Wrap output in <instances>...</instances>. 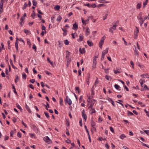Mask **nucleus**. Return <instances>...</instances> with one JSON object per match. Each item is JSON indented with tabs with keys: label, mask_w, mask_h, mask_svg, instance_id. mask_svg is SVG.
I'll list each match as a JSON object with an SVG mask.
<instances>
[{
	"label": "nucleus",
	"mask_w": 149,
	"mask_h": 149,
	"mask_svg": "<svg viewBox=\"0 0 149 149\" xmlns=\"http://www.w3.org/2000/svg\"><path fill=\"white\" fill-rule=\"evenodd\" d=\"M119 22V21L117 20L116 23L114 24L113 26L110 28L109 31L112 34L113 33V30H115L116 29V27L118 24Z\"/></svg>",
	"instance_id": "1"
},
{
	"label": "nucleus",
	"mask_w": 149,
	"mask_h": 149,
	"mask_svg": "<svg viewBox=\"0 0 149 149\" xmlns=\"http://www.w3.org/2000/svg\"><path fill=\"white\" fill-rule=\"evenodd\" d=\"M43 140L45 141L49 144H50L52 143V140L50 139L48 136H46L44 137L43 138Z\"/></svg>",
	"instance_id": "2"
},
{
	"label": "nucleus",
	"mask_w": 149,
	"mask_h": 149,
	"mask_svg": "<svg viewBox=\"0 0 149 149\" xmlns=\"http://www.w3.org/2000/svg\"><path fill=\"white\" fill-rule=\"evenodd\" d=\"M108 48H107L105 50L103 51L102 53V56L101 58V60H102L104 59V57L106 54L108 53Z\"/></svg>",
	"instance_id": "3"
},
{
	"label": "nucleus",
	"mask_w": 149,
	"mask_h": 149,
	"mask_svg": "<svg viewBox=\"0 0 149 149\" xmlns=\"http://www.w3.org/2000/svg\"><path fill=\"white\" fill-rule=\"evenodd\" d=\"M105 38V36H104L102 37V38L101 40L99 42V46L100 48H102V46L104 41Z\"/></svg>",
	"instance_id": "4"
},
{
	"label": "nucleus",
	"mask_w": 149,
	"mask_h": 149,
	"mask_svg": "<svg viewBox=\"0 0 149 149\" xmlns=\"http://www.w3.org/2000/svg\"><path fill=\"white\" fill-rule=\"evenodd\" d=\"M65 103L66 102L69 105H71L72 104V102L71 100L68 97V96H66V98L64 100Z\"/></svg>",
	"instance_id": "5"
},
{
	"label": "nucleus",
	"mask_w": 149,
	"mask_h": 149,
	"mask_svg": "<svg viewBox=\"0 0 149 149\" xmlns=\"http://www.w3.org/2000/svg\"><path fill=\"white\" fill-rule=\"evenodd\" d=\"M136 30H135L134 31V38L135 39L136 38L139 31V29H138L137 27L136 26Z\"/></svg>",
	"instance_id": "6"
},
{
	"label": "nucleus",
	"mask_w": 149,
	"mask_h": 149,
	"mask_svg": "<svg viewBox=\"0 0 149 149\" xmlns=\"http://www.w3.org/2000/svg\"><path fill=\"white\" fill-rule=\"evenodd\" d=\"M82 116L83 118L85 121H86L87 118V116L85 113V111L84 110H83L81 111Z\"/></svg>",
	"instance_id": "7"
},
{
	"label": "nucleus",
	"mask_w": 149,
	"mask_h": 149,
	"mask_svg": "<svg viewBox=\"0 0 149 149\" xmlns=\"http://www.w3.org/2000/svg\"><path fill=\"white\" fill-rule=\"evenodd\" d=\"M78 28V25L76 23H75L74 24H73V27H72V29H73L77 30Z\"/></svg>",
	"instance_id": "8"
},
{
	"label": "nucleus",
	"mask_w": 149,
	"mask_h": 149,
	"mask_svg": "<svg viewBox=\"0 0 149 149\" xmlns=\"http://www.w3.org/2000/svg\"><path fill=\"white\" fill-rule=\"evenodd\" d=\"M83 38L84 36H83V35L80 34L79 35V38L77 40V41L79 42H81L83 40Z\"/></svg>",
	"instance_id": "9"
},
{
	"label": "nucleus",
	"mask_w": 149,
	"mask_h": 149,
	"mask_svg": "<svg viewBox=\"0 0 149 149\" xmlns=\"http://www.w3.org/2000/svg\"><path fill=\"white\" fill-rule=\"evenodd\" d=\"M79 51L80 53L81 54L84 53L86 52L85 49L84 48H83L82 49H81V48H80Z\"/></svg>",
	"instance_id": "10"
},
{
	"label": "nucleus",
	"mask_w": 149,
	"mask_h": 149,
	"mask_svg": "<svg viewBox=\"0 0 149 149\" xmlns=\"http://www.w3.org/2000/svg\"><path fill=\"white\" fill-rule=\"evenodd\" d=\"M91 123L92 127L95 129V130H96V128L94 127L95 126V122L93 121V120H91Z\"/></svg>",
	"instance_id": "11"
},
{
	"label": "nucleus",
	"mask_w": 149,
	"mask_h": 149,
	"mask_svg": "<svg viewBox=\"0 0 149 149\" xmlns=\"http://www.w3.org/2000/svg\"><path fill=\"white\" fill-rule=\"evenodd\" d=\"M25 107L27 110L29 112V113H31V111L29 107L26 104Z\"/></svg>",
	"instance_id": "12"
},
{
	"label": "nucleus",
	"mask_w": 149,
	"mask_h": 149,
	"mask_svg": "<svg viewBox=\"0 0 149 149\" xmlns=\"http://www.w3.org/2000/svg\"><path fill=\"white\" fill-rule=\"evenodd\" d=\"M61 29L63 31V36H65L67 34V32H68L67 30H66V29H64L62 28H61Z\"/></svg>",
	"instance_id": "13"
},
{
	"label": "nucleus",
	"mask_w": 149,
	"mask_h": 149,
	"mask_svg": "<svg viewBox=\"0 0 149 149\" xmlns=\"http://www.w3.org/2000/svg\"><path fill=\"white\" fill-rule=\"evenodd\" d=\"M94 86H93L92 88V89H91V98H93V95L94 94Z\"/></svg>",
	"instance_id": "14"
},
{
	"label": "nucleus",
	"mask_w": 149,
	"mask_h": 149,
	"mask_svg": "<svg viewBox=\"0 0 149 149\" xmlns=\"http://www.w3.org/2000/svg\"><path fill=\"white\" fill-rule=\"evenodd\" d=\"M31 128L34 131H37L38 130V128L34 125H32Z\"/></svg>",
	"instance_id": "15"
},
{
	"label": "nucleus",
	"mask_w": 149,
	"mask_h": 149,
	"mask_svg": "<svg viewBox=\"0 0 149 149\" xmlns=\"http://www.w3.org/2000/svg\"><path fill=\"white\" fill-rule=\"evenodd\" d=\"M97 63L96 61H93V64L92 66L93 68H96Z\"/></svg>",
	"instance_id": "16"
},
{
	"label": "nucleus",
	"mask_w": 149,
	"mask_h": 149,
	"mask_svg": "<svg viewBox=\"0 0 149 149\" xmlns=\"http://www.w3.org/2000/svg\"><path fill=\"white\" fill-rule=\"evenodd\" d=\"M86 36H88L90 34V32L89 29L88 27H86Z\"/></svg>",
	"instance_id": "17"
},
{
	"label": "nucleus",
	"mask_w": 149,
	"mask_h": 149,
	"mask_svg": "<svg viewBox=\"0 0 149 149\" xmlns=\"http://www.w3.org/2000/svg\"><path fill=\"white\" fill-rule=\"evenodd\" d=\"M87 43L88 45L90 47L93 46V43L92 42L90 41L89 40L87 41Z\"/></svg>",
	"instance_id": "18"
},
{
	"label": "nucleus",
	"mask_w": 149,
	"mask_h": 149,
	"mask_svg": "<svg viewBox=\"0 0 149 149\" xmlns=\"http://www.w3.org/2000/svg\"><path fill=\"white\" fill-rule=\"evenodd\" d=\"M91 98L90 97V96L88 97L87 101L90 104L93 102V100H91Z\"/></svg>",
	"instance_id": "19"
},
{
	"label": "nucleus",
	"mask_w": 149,
	"mask_h": 149,
	"mask_svg": "<svg viewBox=\"0 0 149 149\" xmlns=\"http://www.w3.org/2000/svg\"><path fill=\"white\" fill-rule=\"evenodd\" d=\"M148 75V74H141L140 76L142 78H145L146 77V78H149V77H147V76Z\"/></svg>",
	"instance_id": "20"
},
{
	"label": "nucleus",
	"mask_w": 149,
	"mask_h": 149,
	"mask_svg": "<svg viewBox=\"0 0 149 149\" xmlns=\"http://www.w3.org/2000/svg\"><path fill=\"white\" fill-rule=\"evenodd\" d=\"M141 2L137 4L136 8L138 9H139L141 7Z\"/></svg>",
	"instance_id": "21"
},
{
	"label": "nucleus",
	"mask_w": 149,
	"mask_h": 149,
	"mask_svg": "<svg viewBox=\"0 0 149 149\" xmlns=\"http://www.w3.org/2000/svg\"><path fill=\"white\" fill-rule=\"evenodd\" d=\"M99 2L101 3H109V2L105 0H99Z\"/></svg>",
	"instance_id": "22"
},
{
	"label": "nucleus",
	"mask_w": 149,
	"mask_h": 149,
	"mask_svg": "<svg viewBox=\"0 0 149 149\" xmlns=\"http://www.w3.org/2000/svg\"><path fill=\"white\" fill-rule=\"evenodd\" d=\"M6 73L7 75L8 76H7V77L8 79H9V74L8 73V70L7 68H6Z\"/></svg>",
	"instance_id": "23"
},
{
	"label": "nucleus",
	"mask_w": 149,
	"mask_h": 149,
	"mask_svg": "<svg viewBox=\"0 0 149 149\" xmlns=\"http://www.w3.org/2000/svg\"><path fill=\"white\" fill-rule=\"evenodd\" d=\"M47 61L53 67H54L53 63L52 62L50 61L49 58H47Z\"/></svg>",
	"instance_id": "24"
},
{
	"label": "nucleus",
	"mask_w": 149,
	"mask_h": 149,
	"mask_svg": "<svg viewBox=\"0 0 149 149\" xmlns=\"http://www.w3.org/2000/svg\"><path fill=\"white\" fill-rule=\"evenodd\" d=\"M10 63L11 65L12 66V68L15 69H17V68H15V66H14V65H13V63L12 61V60L11 59H10Z\"/></svg>",
	"instance_id": "25"
},
{
	"label": "nucleus",
	"mask_w": 149,
	"mask_h": 149,
	"mask_svg": "<svg viewBox=\"0 0 149 149\" xmlns=\"http://www.w3.org/2000/svg\"><path fill=\"white\" fill-rule=\"evenodd\" d=\"M148 1V0H146L145 1H144L143 2V8H145V6L147 4Z\"/></svg>",
	"instance_id": "26"
},
{
	"label": "nucleus",
	"mask_w": 149,
	"mask_h": 149,
	"mask_svg": "<svg viewBox=\"0 0 149 149\" xmlns=\"http://www.w3.org/2000/svg\"><path fill=\"white\" fill-rule=\"evenodd\" d=\"M60 99V104L61 106H62L63 105V100L62 98L61 97H60L59 98Z\"/></svg>",
	"instance_id": "27"
},
{
	"label": "nucleus",
	"mask_w": 149,
	"mask_h": 149,
	"mask_svg": "<svg viewBox=\"0 0 149 149\" xmlns=\"http://www.w3.org/2000/svg\"><path fill=\"white\" fill-rule=\"evenodd\" d=\"M16 40L15 42V47H18V40H19V38H16Z\"/></svg>",
	"instance_id": "28"
},
{
	"label": "nucleus",
	"mask_w": 149,
	"mask_h": 149,
	"mask_svg": "<svg viewBox=\"0 0 149 149\" xmlns=\"http://www.w3.org/2000/svg\"><path fill=\"white\" fill-rule=\"evenodd\" d=\"M127 116H132L133 115H134V114L133 113H132L130 111H128V113H127Z\"/></svg>",
	"instance_id": "29"
},
{
	"label": "nucleus",
	"mask_w": 149,
	"mask_h": 149,
	"mask_svg": "<svg viewBox=\"0 0 149 149\" xmlns=\"http://www.w3.org/2000/svg\"><path fill=\"white\" fill-rule=\"evenodd\" d=\"M44 113L45 114V116L47 118H49V114L48 113H47L45 111L44 112Z\"/></svg>",
	"instance_id": "30"
},
{
	"label": "nucleus",
	"mask_w": 149,
	"mask_h": 149,
	"mask_svg": "<svg viewBox=\"0 0 149 149\" xmlns=\"http://www.w3.org/2000/svg\"><path fill=\"white\" fill-rule=\"evenodd\" d=\"M35 16H36V14H35V12L34 10V11H33V13L31 14V17L33 19H34V17Z\"/></svg>",
	"instance_id": "31"
},
{
	"label": "nucleus",
	"mask_w": 149,
	"mask_h": 149,
	"mask_svg": "<svg viewBox=\"0 0 149 149\" xmlns=\"http://www.w3.org/2000/svg\"><path fill=\"white\" fill-rule=\"evenodd\" d=\"M60 6L59 5H56L54 8L55 10H58L60 9Z\"/></svg>",
	"instance_id": "32"
},
{
	"label": "nucleus",
	"mask_w": 149,
	"mask_h": 149,
	"mask_svg": "<svg viewBox=\"0 0 149 149\" xmlns=\"http://www.w3.org/2000/svg\"><path fill=\"white\" fill-rule=\"evenodd\" d=\"M138 104H140L142 107H146V105L144 104H143L142 102H138Z\"/></svg>",
	"instance_id": "33"
},
{
	"label": "nucleus",
	"mask_w": 149,
	"mask_h": 149,
	"mask_svg": "<svg viewBox=\"0 0 149 149\" xmlns=\"http://www.w3.org/2000/svg\"><path fill=\"white\" fill-rule=\"evenodd\" d=\"M98 83H99V81H98V78H97V79H96L94 83V85L93 86H95V87L96 86L97 84H98Z\"/></svg>",
	"instance_id": "34"
},
{
	"label": "nucleus",
	"mask_w": 149,
	"mask_h": 149,
	"mask_svg": "<svg viewBox=\"0 0 149 149\" xmlns=\"http://www.w3.org/2000/svg\"><path fill=\"white\" fill-rule=\"evenodd\" d=\"M90 111H91V113H90L91 114H92L93 113H95L96 112V111L94 109H93L91 110H90Z\"/></svg>",
	"instance_id": "35"
},
{
	"label": "nucleus",
	"mask_w": 149,
	"mask_h": 149,
	"mask_svg": "<svg viewBox=\"0 0 149 149\" xmlns=\"http://www.w3.org/2000/svg\"><path fill=\"white\" fill-rule=\"evenodd\" d=\"M125 135L124 134H122L120 136V138L122 139H123L124 138L126 137Z\"/></svg>",
	"instance_id": "36"
},
{
	"label": "nucleus",
	"mask_w": 149,
	"mask_h": 149,
	"mask_svg": "<svg viewBox=\"0 0 149 149\" xmlns=\"http://www.w3.org/2000/svg\"><path fill=\"white\" fill-rule=\"evenodd\" d=\"M114 87L117 90L119 89V88H120V86L117 84H116L115 85Z\"/></svg>",
	"instance_id": "37"
},
{
	"label": "nucleus",
	"mask_w": 149,
	"mask_h": 149,
	"mask_svg": "<svg viewBox=\"0 0 149 149\" xmlns=\"http://www.w3.org/2000/svg\"><path fill=\"white\" fill-rule=\"evenodd\" d=\"M61 19L62 17L60 15H59L58 16V17L57 18L56 20L57 21L60 22L61 20Z\"/></svg>",
	"instance_id": "38"
},
{
	"label": "nucleus",
	"mask_w": 149,
	"mask_h": 149,
	"mask_svg": "<svg viewBox=\"0 0 149 149\" xmlns=\"http://www.w3.org/2000/svg\"><path fill=\"white\" fill-rule=\"evenodd\" d=\"M134 54L135 55H137L138 56H139V54L138 52L136 50V48L135 47V49H134Z\"/></svg>",
	"instance_id": "39"
},
{
	"label": "nucleus",
	"mask_w": 149,
	"mask_h": 149,
	"mask_svg": "<svg viewBox=\"0 0 149 149\" xmlns=\"http://www.w3.org/2000/svg\"><path fill=\"white\" fill-rule=\"evenodd\" d=\"M28 5H27L26 3L25 2L24 5L23 7L22 8V10H24L26 9V7Z\"/></svg>",
	"instance_id": "40"
},
{
	"label": "nucleus",
	"mask_w": 149,
	"mask_h": 149,
	"mask_svg": "<svg viewBox=\"0 0 149 149\" xmlns=\"http://www.w3.org/2000/svg\"><path fill=\"white\" fill-rule=\"evenodd\" d=\"M41 26L42 29L43 30H45V33H46V31H45L46 27L43 24H42Z\"/></svg>",
	"instance_id": "41"
},
{
	"label": "nucleus",
	"mask_w": 149,
	"mask_h": 149,
	"mask_svg": "<svg viewBox=\"0 0 149 149\" xmlns=\"http://www.w3.org/2000/svg\"><path fill=\"white\" fill-rule=\"evenodd\" d=\"M64 43L66 45H69V41L67 40H65L64 41Z\"/></svg>",
	"instance_id": "42"
},
{
	"label": "nucleus",
	"mask_w": 149,
	"mask_h": 149,
	"mask_svg": "<svg viewBox=\"0 0 149 149\" xmlns=\"http://www.w3.org/2000/svg\"><path fill=\"white\" fill-rule=\"evenodd\" d=\"M114 73L115 74H117V73H120V71L119 70V69H118L117 70H116L114 71Z\"/></svg>",
	"instance_id": "43"
},
{
	"label": "nucleus",
	"mask_w": 149,
	"mask_h": 149,
	"mask_svg": "<svg viewBox=\"0 0 149 149\" xmlns=\"http://www.w3.org/2000/svg\"><path fill=\"white\" fill-rule=\"evenodd\" d=\"M66 123H65L66 125V126H68L69 127V125H70V123H69V121L67 119H66Z\"/></svg>",
	"instance_id": "44"
},
{
	"label": "nucleus",
	"mask_w": 149,
	"mask_h": 149,
	"mask_svg": "<svg viewBox=\"0 0 149 149\" xmlns=\"http://www.w3.org/2000/svg\"><path fill=\"white\" fill-rule=\"evenodd\" d=\"M32 2L33 5L35 6H36V5L37 4L36 2L35 1V0H33Z\"/></svg>",
	"instance_id": "45"
},
{
	"label": "nucleus",
	"mask_w": 149,
	"mask_h": 149,
	"mask_svg": "<svg viewBox=\"0 0 149 149\" xmlns=\"http://www.w3.org/2000/svg\"><path fill=\"white\" fill-rule=\"evenodd\" d=\"M143 88L145 90H149V88H148L147 86L146 85H145L143 87Z\"/></svg>",
	"instance_id": "46"
},
{
	"label": "nucleus",
	"mask_w": 149,
	"mask_h": 149,
	"mask_svg": "<svg viewBox=\"0 0 149 149\" xmlns=\"http://www.w3.org/2000/svg\"><path fill=\"white\" fill-rule=\"evenodd\" d=\"M32 48L33 49H34L35 50V52H36V45L34 44L33 45V46L32 47Z\"/></svg>",
	"instance_id": "47"
},
{
	"label": "nucleus",
	"mask_w": 149,
	"mask_h": 149,
	"mask_svg": "<svg viewBox=\"0 0 149 149\" xmlns=\"http://www.w3.org/2000/svg\"><path fill=\"white\" fill-rule=\"evenodd\" d=\"M22 77L23 78H24V79H26V75L25 73L23 74H22Z\"/></svg>",
	"instance_id": "48"
},
{
	"label": "nucleus",
	"mask_w": 149,
	"mask_h": 149,
	"mask_svg": "<svg viewBox=\"0 0 149 149\" xmlns=\"http://www.w3.org/2000/svg\"><path fill=\"white\" fill-rule=\"evenodd\" d=\"M1 3H0V7L3 8L4 0H1Z\"/></svg>",
	"instance_id": "49"
},
{
	"label": "nucleus",
	"mask_w": 149,
	"mask_h": 149,
	"mask_svg": "<svg viewBox=\"0 0 149 149\" xmlns=\"http://www.w3.org/2000/svg\"><path fill=\"white\" fill-rule=\"evenodd\" d=\"M16 105H17V107L18 109H20V110L21 111H22V109L21 107H20V106L18 104H17Z\"/></svg>",
	"instance_id": "50"
},
{
	"label": "nucleus",
	"mask_w": 149,
	"mask_h": 149,
	"mask_svg": "<svg viewBox=\"0 0 149 149\" xmlns=\"http://www.w3.org/2000/svg\"><path fill=\"white\" fill-rule=\"evenodd\" d=\"M137 64H138V65L141 68H144V66L143 65H141L139 63H137Z\"/></svg>",
	"instance_id": "51"
},
{
	"label": "nucleus",
	"mask_w": 149,
	"mask_h": 149,
	"mask_svg": "<svg viewBox=\"0 0 149 149\" xmlns=\"http://www.w3.org/2000/svg\"><path fill=\"white\" fill-rule=\"evenodd\" d=\"M66 57H69L70 54V52L68 51H66Z\"/></svg>",
	"instance_id": "52"
},
{
	"label": "nucleus",
	"mask_w": 149,
	"mask_h": 149,
	"mask_svg": "<svg viewBox=\"0 0 149 149\" xmlns=\"http://www.w3.org/2000/svg\"><path fill=\"white\" fill-rule=\"evenodd\" d=\"M96 4L95 3H94L93 4L91 5V7L93 8H95L96 7Z\"/></svg>",
	"instance_id": "53"
},
{
	"label": "nucleus",
	"mask_w": 149,
	"mask_h": 149,
	"mask_svg": "<svg viewBox=\"0 0 149 149\" xmlns=\"http://www.w3.org/2000/svg\"><path fill=\"white\" fill-rule=\"evenodd\" d=\"M84 128L86 131V132L88 133V135L89 134V131L87 128L86 126V125H84Z\"/></svg>",
	"instance_id": "54"
},
{
	"label": "nucleus",
	"mask_w": 149,
	"mask_h": 149,
	"mask_svg": "<svg viewBox=\"0 0 149 149\" xmlns=\"http://www.w3.org/2000/svg\"><path fill=\"white\" fill-rule=\"evenodd\" d=\"M19 77L17 75L16 76V77L15 80V83H17Z\"/></svg>",
	"instance_id": "55"
},
{
	"label": "nucleus",
	"mask_w": 149,
	"mask_h": 149,
	"mask_svg": "<svg viewBox=\"0 0 149 149\" xmlns=\"http://www.w3.org/2000/svg\"><path fill=\"white\" fill-rule=\"evenodd\" d=\"M109 68L104 69V70L105 72L107 74L108 73H109Z\"/></svg>",
	"instance_id": "56"
},
{
	"label": "nucleus",
	"mask_w": 149,
	"mask_h": 149,
	"mask_svg": "<svg viewBox=\"0 0 149 149\" xmlns=\"http://www.w3.org/2000/svg\"><path fill=\"white\" fill-rule=\"evenodd\" d=\"M66 134L68 136H69L70 135V133H69V131L68 129L67 128H66Z\"/></svg>",
	"instance_id": "57"
},
{
	"label": "nucleus",
	"mask_w": 149,
	"mask_h": 149,
	"mask_svg": "<svg viewBox=\"0 0 149 149\" xmlns=\"http://www.w3.org/2000/svg\"><path fill=\"white\" fill-rule=\"evenodd\" d=\"M75 90L76 91H77L79 93V87H75Z\"/></svg>",
	"instance_id": "58"
},
{
	"label": "nucleus",
	"mask_w": 149,
	"mask_h": 149,
	"mask_svg": "<svg viewBox=\"0 0 149 149\" xmlns=\"http://www.w3.org/2000/svg\"><path fill=\"white\" fill-rule=\"evenodd\" d=\"M21 133L20 132H18L17 133V136L18 137L21 138Z\"/></svg>",
	"instance_id": "59"
},
{
	"label": "nucleus",
	"mask_w": 149,
	"mask_h": 149,
	"mask_svg": "<svg viewBox=\"0 0 149 149\" xmlns=\"http://www.w3.org/2000/svg\"><path fill=\"white\" fill-rule=\"evenodd\" d=\"M108 13H107L105 15V16H104V17H103V20H105V19H106L107 18V16H108Z\"/></svg>",
	"instance_id": "60"
},
{
	"label": "nucleus",
	"mask_w": 149,
	"mask_h": 149,
	"mask_svg": "<svg viewBox=\"0 0 149 149\" xmlns=\"http://www.w3.org/2000/svg\"><path fill=\"white\" fill-rule=\"evenodd\" d=\"M30 82L31 83H33L35 82V79H31L29 80Z\"/></svg>",
	"instance_id": "61"
},
{
	"label": "nucleus",
	"mask_w": 149,
	"mask_h": 149,
	"mask_svg": "<svg viewBox=\"0 0 149 149\" xmlns=\"http://www.w3.org/2000/svg\"><path fill=\"white\" fill-rule=\"evenodd\" d=\"M144 131L148 135H149V130H145Z\"/></svg>",
	"instance_id": "62"
},
{
	"label": "nucleus",
	"mask_w": 149,
	"mask_h": 149,
	"mask_svg": "<svg viewBox=\"0 0 149 149\" xmlns=\"http://www.w3.org/2000/svg\"><path fill=\"white\" fill-rule=\"evenodd\" d=\"M1 75L3 77H6L5 74L3 71H2L1 73Z\"/></svg>",
	"instance_id": "63"
},
{
	"label": "nucleus",
	"mask_w": 149,
	"mask_h": 149,
	"mask_svg": "<svg viewBox=\"0 0 149 149\" xmlns=\"http://www.w3.org/2000/svg\"><path fill=\"white\" fill-rule=\"evenodd\" d=\"M29 87L33 89H34V88L32 84L29 85Z\"/></svg>",
	"instance_id": "64"
}]
</instances>
